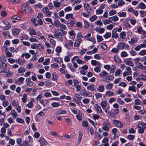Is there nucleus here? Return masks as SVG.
I'll use <instances>...</instances> for the list:
<instances>
[{"label":"nucleus","mask_w":146,"mask_h":146,"mask_svg":"<svg viewBox=\"0 0 146 146\" xmlns=\"http://www.w3.org/2000/svg\"><path fill=\"white\" fill-rule=\"evenodd\" d=\"M140 76L142 77V80H146V71L142 72L140 74Z\"/></svg>","instance_id":"b1692460"},{"label":"nucleus","mask_w":146,"mask_h":146,"mask_svg":"<svg viewBox=\"0 0 146 146\" xmlns=\"http://www.w3.org/2000/svg\"><path fill=\"white\" fill-rule=\"evenodd\" d=\"M99 75L101 77H102L108 75V73L105 71L103 70L100 73Z\"/></svg>","instance_id":"7c9ffc66"},{"label":"nucleus","mask_w":146,"mask_h":146,"mask_svg":"<svg viewBox=\"0 0 146 146\" xmlns=\"http://www.w3.org/2000/svg\"><path fill=\"white\" fill-rule=\"evenodd\" d=\"M53 75L52 78L53 80L56 81L57 80L58 76L56 72H54L52 74Z\"/></svg>","instance_id":"680f3d73"},{"label":"nucleus","mask_w":146,"mask_h":146,"mask_svg":"<svg viewBox=\"0 0 146 146\" xmlns=\"http://www.w3.org/2000/svg\"><path fill=\"white\" fill-rule=\"evenodd\" d=\"M15 109L18 113L21 112V106H19V104H17V106H16Z\"/></svg>","instance_id":"6e6d98bb"},{"label":"nucleus","mask_w":146,"mask_h":146,"mask_svg":"<svg viewBox=\"0 0 146 146\" xmlns=\"http://www.w3.org/2000/svg\"><path fill=\"white\" fill-rule=\"evenodd\" d=\"M96 31L100 33H104L105 31V29L104 28H101L100 27H98L95 29Z\"/></svg>","instance_id":"f3484780"},{"label":"nucleus","mask_w":146,"mask_h":146,"mask_svg":"<svg viewBox=\"0 0 146 146\" xmlns=\"http://www.w3.org/2000/svg\"><path fill=\"white\" fill-rule=\"evenodd\" d=\"M50 44L52 45V47H54L56 45V41L53 39H51L50 40Z\"/></svg>","instance_id":"3c124183"},{"label":"nucleus","mask_w":146,"mask_h":146,"mask_svg":"<svg viewBox=\"0 0 146 146\" xmlns=\"http://www.w3.org/2000/svg\"><path fill=\"white\" fill-rule=\"evenodd\" d=\"M111 36V33H106L104 36L105 38H107L110 37Z\"/></svg>","instance_id":"774afa93"},{"label":"nucleus","mask_w":146,"mask_h":146,"mask_svg":"<svg viewBox=\"0 0 146 146\" xmlns=\"http://www.w3.org/2000/svg\"><path fill=\"white\" fill-rule=\"evenodd\" d=\"M65 84L66 86H68L72 85L73 84V82L72 80H70L65 81Z\"/></svg>","instance_id":"49530a36"},{"label":"nucleus","mask_w":146,"mask_h":146,"mask_svg":"<svg viewBox=\"0 0 146 146\" xmlns=\"http://www.w3.org/2000/svg\"><path fill=\"white\" fill-rule=\"evenodd\" d=\"M72 18H74V17H73V14L72 13L67 14L65 16V18L67 19H69L70 18L72 19Z\"/></svg>","instance_id":"0e129e2a"},{"label":"nucleus","mask_w":146,"mask_h":146,"mask_svg":"<svg viewBox=\"0 0 146 146\" xmlns=\"http://www.w3.org/2000/svg\"><path fill=\"white\" fill-rule=\"evenodd\" d=\"M97 16L96 15H94L91 17L89 19L91 22H93L95 21L97 19Z\"/></svg>","instance_id":"a18cd8bd"},{"label":"nucleus","mask_w":146,"mask_h":146,"mask_svg":"<svg viewBox=\"0 0 146 146\" xmlns=\"http://www.w3.org/2000/svg\"><path fill=\"white\" fill-rule=\"evenodd\" d=\"M25 81L26 85L27 86L31 87L33 85V82L31 81V79L30 77L27 78Z\"/></svg>","instance_id":"9b49d317"},{"label":"nucleus","mask_w":146,"mask_h":146,"mask_svg":"<svg viewBox=\"0 0 146 146\" xmlns=\"http://www.w3.org/2000/svg\"><path fill=\"white\" fill-rule=\"evenodd\" d=\"M126 36V33L124 31H122L120 33L119 36L120 38L122 39H123L125 38Z\"/></svg>","instance_id":"79ce46f5"},{"label":"nucleus","mask_w":146,"mask_h":146,"mask_svg":"<svg viewBox=\"0 0 146 146\" xmlns=\"http://www.w3.org/2000/svg\"><path fill=\"white\" fill-rule=\"evenodd\" d=\"M68 33L70 36L69 37L70 39H73L75 38V33L73 30H72L70 31H69Z\"/></svg>","instance_id":"4be33fe9"},{"label":"nucleus","mask_w":146,"mask_h":146,"mask_svg":"<svg viewBox=\"0 0 146 146\" xmlns=\"http://www.w3.org/2000/svg\"><path fill=\"white\" fill-rule=\"evenodd\" d=\"M137 128L139 129L138 132L140 133H143L144 131V129L139 123L137 124Z\"/></svg>","instance_id":"6ab92c4d"},{"label":"nucleus","mask_w":146,"mask_h":146,"mask_svg":"<svg viewBox=\"0 0 146 146\" xmlns=\"http://www.w3.org/2000/svg\"><path fill=\"white\" fill-rule=\"evenodd\" d=\"M113 86V84L111 83L108 84L106 85V89L109 90H111L112 89Z\"/></svg>","instance_id":"2f4dec72"},{"label":"nucleus","mask_w":146,"mask_h":146,"mask_svg":"<svg viewBox=\"0 0 146 146\" xmlns=\"http://www.w3.org/2000/svg\"><path fill=\"white\" fill-rule=\"evenodd\" d=\"M67 32L58 29L54 30V36L57 38H61L64 35H65Z\"/></svg>","instance_id":"f257e3e1"},{"label":"nucleus","mask_w":146,"mask_h":146,"mask_svg":"<svg viewBox=\"0 0 146 146\" xmlns=\"http://www.w3.org/2000/svg\"><path fill=\"white\" fill-rule=\"evenodd\" d=\"M18 145L19 146H23V144H22V139L21 138L17 139L16 140Z\"/></svg>","instance_id":"603ef678"},{"label":"nucleus","mask_w":146,"mask_h":146,"mask_svg":"<svg viewBox=\"0 0 146 146\" xmlns=\"http://www.w3.org/2000/svg\"><path fill=\"white\" fill-rule=\"evenodd\" d=\"M134 103L135 105H141V104L142 102L139 99H136L135 100Z\"/></svg>","instance_id":"5fc2aeb1"},{"label":"nucleus","mask_w":146,"mask_h":146,"mask_svg":"<svg viewBox=\"0 0 146 146\" xmlns=\"http://www.w3.org/2000/svg\"><path fill=\"white\" fill-rule=\"evenodd\" d=\"M81 2L80 0H71V3H73V5L74 6L75 5V4H78Z\"/></svg>","instance_id":"8fccbe9b"},{"label":"nucleus","mask_w":146,"mask_h":146,"mask_svg":"<svg viewBox=\"0 0 146 146\" xmlns=\"http://www.w3.org/2000/svg\"><path fill=\"white\" fill-rule=\"evenodd\" d=\"M124 23V25L126 27L130 28L131 27V25L127 21H126Z\"/></svg>","instance_id":"338daca9"},{"label":"nucleus","mask_w":146,"mask_h":146,"mask_svg":"<svg viewBox=\"0 0 146 146\" xmlns=\"http://www.w3.org/2000/svg\"><path fill=\"white\" fill-rule=\"evenodd\" d=\"M51 106L53 108H56L60 106V104L57 102H52L51 103Z\"/></svg>","instance_id":"4d7b16f0"},{"label":"nucleus","mask_w":146,"mask_h":146,"mask_svg":"<svg viewBox=\"0 0 146 146\" xmlns=\"http://www.w3.org/2000/svg\"><path fill=\"white\" fill-rule=\"evenodd\" d=\"M117 48L119 50H122L125 48V49H129V47L127 44H125L123 42L119 43L117 46Z\"/></svg>","instance_id":"423d86ee"},{"label":"nucleus","mask_w":146,"mask_h":146,"mask_svg":"<svg viewBox=\"0 0 146 146\" xmlns=\"http://www.w3.org/2000/svg\"><path fill=\"white\" fill-rule=\"evenodd\" d=\"M137 67L143 70H146V66H144L140 62H137L136 63Z\"/></svg>","instance_id":"dca6fc26"},{"label":"nucleus","mask_w":146,"mask_h":146,"mask_svg":"<svg viewBox=\"0 0 146 146\" xmlns=\"http://www.w3.org/2000/svg\"><path fill=\"white\" fill-rule=\"evenodd\" d=\"M13 117L15 118L18 116V114L15 109H13L11 111L10 114Z\"/></svg>","instance_id":"aec40b11"},{"label":"nucleus","mask_w":146,"mask_h":146,"mask_svg":"<svg viewBox=\"0 0 146 146\" xmlns=\"http://www.w3.org/2000/svg\"><path fill=\"white\" fill-rule=\"evenodd\" d=\"M75 23L76 19L74 17L68 20L66 24L68 27H72L73 26Z\"/></svg>","instance_id":"0eeeda50"},{"label":"nucleus","mask_w":146,"mask_h":146,"mask_svg":"<svg viewBox=\"0 0 146 146\" xmlns=\"http://www.w3.org/2000/svg\"><path fill=\"white\" fill-rule=\"evenodd\" d=\"M88 90H90L91 92L96 91V90L95 88V86L94 84L88 86L87 87Z\"/></svg>","instance_id":"2eb2a0df"},{"label":"nucleus","mask_w":146,"mask_h":146,"mask_svg":"<svg viewBox=\"0 0 146 146\" xmlns=\"http://www.w3.org/2000/svg\"><path fill=\"white\" fill-rule=\"evenodd\" d=\"M135 137L134 135H129L127 136V138L129 140H133L134 139Z\"/></svg>","instance_id":"864d4df0"},{"label":"nucleus","mask_w":146,"mask_h":146,"mask_svg":"<svg viewBox=\"0 0 146 146\" xmlns=\"http://www.w3.org/2000/svg\"><path fill=\"white\" fill-rule=\"evenodd\" d=\"M98 91L100 92H103L104 90V86L103 85H100L97 88Z\"/></svg>","instance_id":"bb28decb"},{"label":"nucleus","mask_w":146,"mask_h":146,"mask_svg":"<svg viewBox=\"0 0 146 146\" xmlns=\"http://www.w3.org/2000/svg\"><path fill=\"white\" fill-rule=\"evenodd\" d=\"M124 62L127 65L132 67L134 66L133 62L131 58H127L124 59Z\"/></svg>","instance_id":"6e6552de"},{"label":"nucleus","mask_w":146,"mask_h":146,"mask_svg":"<svg viewBox=\"0 0 146 146\" xmlns=\"http://www.w3.org/2000/svg\"><path fill=\"white\" fill-rule=\"evenodd\" d=\"M37 49L40 51H42L44 49V46L41 44H38L37 45Z\"/></svg>","instance_id":"72a5a7b5"},{"label":"nucleus","mask_w":146,"mask_h":146,"mask_svg":"<svg viewBox=\"0 0 146 146\" xmlns=\"http://www.w3.org/2000/svg\"><path fill=\"white\" fill-rule=\"evenodd\" d=\"M94 107L98 113H101L102 112L101 107L98 104H95Z\"/></svg>","instance_id":"412c9836"},{"label":"nucleus","mask_w":146,"mask_h":146,"mask_svg":"<svg viewBox=\"0 0 146 146\" xmlns=\"http://www.w3.org/2000/svg\"><path fill=\"white\" fill-rule=\"evenodd\" d=\"M19 31L17 29H14L12 31V33L13 35H17L19 33Z\"/></svg>","instance_id":"a19ab883"},{"label":"nucleus","mask_w":146,"mask_h":146,"mask_svg":"<svg viewBox=\"0 0 146 146\" xmlns=\"http://www.w3.org/2000/svg\"><path fill=\"white\" fill-rule=\"evenodd\" d=\"M7 61L9 62L11 64H13L15 62L18 63L19 65H22L24 63L22 59L21 60L19 58L17 60H15L14 58H10L7 59Z\"/></svg>","instance_id":"7ed1b4c3"},{"label":"nucleus","mask_w":146,"mask_h":146,"mask_svg":"<svg viewBox=\"0 0 146 146\" xmlns=\"http://www.w3.org/2000/svg\"><path fill=\"white\" fill-rule=\"evenodd\" d=\"M56 51L57 53L56 54V55L59 56V53H60L62 51V47L60 46H57L56 48Z\"/></svg>","instance_id":"473e14b6"},{"label":"nucleus","mask_w":146,"mask_h":146,"mask_svg":"<svg viewBox=\"0 0 146 146\" xmlns=\"http://www.w3.org/2000/svg\"><path fill=\"white\" fill-rule=\"evenodd\" d=\"M76 62L79 64H84L86 63V62L82 61L80 59H77L76 60Z\"/></svg>","instance_id":"e2e57ef3"},{"label":"nucleus","mask_w":146,"mask_h":146,"mask_svg":"<svg viewBox=\"0 0 146 146\" xmlns=\"http://www.w3.org/2000/svg\"><path fill=\"white\" fill-rule=\"evenodd\" d=\"M109 139L107 137H105L104 139L102 140V142L104 143V146H109V144L108 143Z\"/></svg>","instance_id":"5701e85b"},{"label":"nucleus","mask_w":146,"mask_h":146,"mask_svg":"<svg viewBox=\"0 0 146 146\" xmlns=\"http://www.w3.org/2000/svg\"><path fill=\"white\" fill-rule=\"evenodd\" d=\"M80 94L84 97H91L92 96L91 93H87L85 90L82 89L80 92Z\"/></svg>","instance_id":"1a4fd4ad"},{"label":"nucleus","mask_w":146,"mask_h":146,"mask_svg":"<svg viewBox=\"0 0 146 146\" xmlns=\"http://www.w3.org/2000/svg\"><path fill=\"white\" fill-rule=\"evenodd\" d=\"M39 142L42 145H46L47 144V142L43 138H40L39 140Z\"/></svg>","instance_id":"cd10ccee"},{"label":"nucleus","mask_w":146,"mask_h":146,"mask_svg":"<svg viewBox=\"0 0 146 146\" xmlns=\"http://www.w3.org/2000/svg\"><path fill=\"white\" fill-rule=\"evenodd\" d=\"M114 93L111 91H106V95L108 96H113L114 95Z\"/></svg>","instance_id":"37998d69"},{"label":"nucleus","mask_w":146,"mask_h":146,"mask_svg":"<svg viewBox=\"0 0 146 146\" xmlns=\"http://www.w3.org/2000/svg\"><path fill=\"white\" fill-rule=\"evenodd\" d=\"M66 111L63 110H60L57 112V114L58 115L64 114L66 113Z\"/></svg>","instance_id":"de8ad7c7"},{"label":"nucleus","mask_w":146,"mask_h":146,"mask_svg":"<svg viewBox=\"0 0 146 146\" xmlns=\"http://www.w3.org/2000/svg\"><path fill=\"white\" fill-rule=\"evenodd\" d=\"M72 56L71 54H68L67 56H65L64 58V61L66 62H68L70 61V57Z\"/></svg>","instance_id":"ea45409f"},{"label":"nucleus","mask_w":146,"mask_h":146,"mask_svg":"<svg viewBox=\"0 0 146 146\" xmlns=\"http://www.w3.org/2000/svg\"><path fill=\"white\" fill-rule=\"evenodd\" d=\"M21 9L22 10L28 14H30L32 11L31 7L28 5L26 3H23L21 5Z\"/></svg>","instance_id":"f03ea898"},{"label":"nucleus","mask_w":146,"mask_h":146,"mask_svg":"<svg viewBox=\"0 0 146 146\" xmlns=\"http://www.w3.org/2000/svg\"><path fill=\"white\" fill-rule=\"evenodd\" d=\"M25 78L23 77H21L18 78L17 81H16L15 83L18 85L23 84Z\"/></svg>","instance_id":"a211bd4d"},{"label":"nucleus","mask_w":146,"mask_h":146,"mask_svg":"<svg viewBox=\"0 0 146 146\" xmlns=\"http://www.w3.org/2000/svg\"><path fill=\"white\" fill-rule=\"evenodd\" d=\"M82 42L81 38L80 37L77 38L74 44V46L75 47H78Z\"/></svg>","instance_id":"f8f14e48"},{"label":"nucleus","mask_w":146,"mask_h":146,"mask_svg":"<svg viewBox=\"0 0 146 146\" xmlns=\"http://www.w3.org/2000/svg\"><path fill=\"white\" fill-rule=\"evenodd\" d=\"M54 61L58 63H61L62 62V58L60 57H55L54 58Z\"/></svg>","instance_id":"c9c22d12"},{"label":"nucleus","mask_w":146,"mask_h":146,"mask_svg":"<svg viewBox=\"0 0 146 146\" xmlns=\"http://www.w3.org/2000/svg\"><path fill=\"white\" fill-rule=\"evenodd\" d=\"M39 102L44 107L48 105L49 102L48 100L42 99L40 100Z\"/></svg>","instance_id":"4468645a"},{"label":"nucleus","mask_w":146,"mask_h":146,"mask_svg":"<svg viewBox=\"0 0 146 146\" xmlns=\"http://www.w3.org/2000/svg\"><path fill=\"white\" fill-rule=\"evenodd\" d=\"M114 125L117 127L121 128L123 126V124L119 120H113V121Z\"/></svg>","instance_id":"9d476101"},{"label":"nucleus","mask_w":146,"mask_h":146,"mask_svg":"<svg viewBox=\"0 0 146 146\" xmlns=\"http://www.w3.org/2000/svg\"><path fill=\"white\" fill-rule=\"evenodd\" d=\"M82 131H80L79 132V136L78 138V143L79 144L82 139Z\"/></svg>","instance_id":"58836bf2"},{"label":"nucleus","mask_w":146,"mask_h":146,"mask_svg":"<svg viewBox=\"0 0 146 146\" xmlns=\"http://www.w3.org/2000/svg\"><path fill=\"white\" fill-rule=\"evenodd\" d=\"M26 71V69L23 67H21L19 68L18 70V73H22Z\"/></svg>","instance_id":"09e8293b"},{"label":"nucleus","mask_w":146,"mask_h":146,"mask_svg":"<svg viewBox=\"0 0 146 146\" xmlns=\"http://www.w3.org/2000/svg\"><path fill=\"white\" fill-rule=\"evenodd\" d=\"M137 32L140 34L143 33L144 34H145L146 33V31L143 30L141 26H140L137 28Z\"/></svg>","instance_id":"c85d7f7f"},{"label":"nucleus","mask_w":146,"mask_h":146,"mask_svg":"<svg viewBox=\"0 0 146 146\" xmlns=\"http://www.w3.org/2000/svg\"><path fill=\"white\" fill-rule=\"evenodd\" d=\"M61 23L58 21H56L54 23V25L56 27L58 28L60 27Z\"/></svg>","instance_id":"69168bd1"},{"label":"nucleus","mask_w":146,"mask_h":146,"mask_svg":"<svg viewBox=\"0 0 146 146\" xmlns=\"http://www.w3.org/2000/svg\"><path fill=\"white\" fill-rule=\"evenodd\" d=\"M119 110L118 109H114L113 111L108 112V113L110 115V116L113 118H115L119 113Z\"/></svg>","instance_id":"39448f33"},{"label":"nucleus","mask_w":146,"mask_h":146,"mask_svg":"<svg viewBox=\"0 0 146 146\" xmlns=\"http://www.w3.org/2000/svg\"><path fill=\"white\" fill-rule=\"evenodd\" d=\"M29 39V36L28 35L25 34H21L20 36V39L21 40H27Z\"/></svg>","instance_id":"a878e982"},{"label":"nucleus","mask_w":146,"mask_h":146,"mask_svg":"<svg viewBox=\"0 0 146 146\" xmlns=\"http://www.w3.org/2000/svg\"><path fill=\"white\" fill-rule=\"evenodd\" d=\"M60 29L64 31L67 29L66 26L65 25H64L62 23H61L60 26Z\"/></svg>","instance_id":"bf43d9fd"},{"label":"nucleus","mask_w":146,"mask_h":146,"mask_svg":"<svg viewBox=\"0 0 146 146\" xmlns=\"http://www.w3.org/2000/svg\"><path fill=\"white\" fill-rule=\"evenodd\" d=\"M118 15L120 17H125L126 16V13L121 11L118 13Z\"/></svg>","instance_id":"f704fd0d"},{"label":"nucleus","mask_w":146,"mask_h":146,"mask_svg":"<svg viewBox=\"0 0 146 146\" xmlns=\"http://www.w3.org/2000/svg\"><path fill=\"white\" fill-rule=\"evenodd\" d=\"M117 101L121 105H123L124 104V102L120 98H118L117 99Z\"/></svg>","instance_id":"052dcab7"},{"label":"nucleus","mask_w":146,"mask_h":146,"mask_svg":"<svg viewBox=\"0 0 146 146\" xmlns=\"http://www.w3.org/2000/svg\"><path fill=\"white\" fill-rule=\"evenodd\" d=\"M29 40L31 42H38V39L33 37L29 38Z\"/></svg>","instance_id":"c03bdc74"},{"label":"nucleus","mask_w":146,"mask_h":146,"mask_svg":"<svg viewBox=\"0 0 146 146\" xmlns=\"http://www.w3.org/2000/svg\"><path fill=\"white\" fill-rule=\"evenodd\" d=\"M121 56L122 58H124L128 56V54L125 51H122L121 54Z\"/></svg>","instance_id":"13d9d810"},{"label":"nucleus","mask_w":146,"mask_h":146,"mask_svg":"<svg viewBox=\"0 0 146 146\" xmlns=\"http://www.w3.org/2000/svg\"><path fill=\"white\" fill-rule=\"evenodd\" d=\"M137 88L136 86H129L128 90L129 91H131L133 92H136Z\"/></svg>","instance_id":"4c0bfd02"},{"label":"nucleus","mask_w":146,"mask_h":146,"mask_svg":"<svg viewBox=\"0 0 146 146\" xmlns=\"http://www.w3.org/2000/svg\"><path fill=\"white\" fill-rule=\"evenodd\" d=\"M28 100L27 96L26 94H24L23 96L22 100L24 103H25Z\"/></svg>","instance_id":"c756f323"},{"label":"nucleus","mask_w":146,"mask_h":146,"mask_svg":"<svg viewBox=\"0 0 146 146\" xmlns=\"http://www.w3.org/2000/svg\"><path fill=\"white\" fill-rule=\"evenodd\" d=\"M114 59L115 61L117 62L120 63L121 62V60L117 56H114Z\"/></svg>","instance_id":"e433bc0d"},{"label":"nucleus","mask_w":146,"mask_h":146,"mask_svg":"<svg viewBox=\"0 0 146 146\" xmlns=\"http://www.w3.org/2000/svg\"><path fill=\"white\" fill-rule=\"evenodd\" d=\"M137 7L142 9H145L146 6L143 3L141 2L137 5Z\"/></svg>","instance_id":"393cba45"},{"label":"nucleus","mask_w":146,"mask_h":146,"mask_svg":"<svg viewBox=\"0 0 146 146\" xmlns=\"http://www.w3.org/2000/svg\"><path fill=\"white\" fill-rule=\"evenodd\" d=\"M117 31V28L114 29L112 31V38H117L118 37V34L116 33Z\"/></svg>","instance_id":"ddd939ff"},{"label":"nucleus","mask_w":146,"mask_h":146,"mask_svg":"<svg viewBox=\"0 0 146 146\" xmlns=\"http://www.w3.org/2000/svg\"><path fill=\"white\" fill-rule=\"evenodd\" d=\"M103 125L102 129L107 131H109L111 127V124L109 122H104L103 124Z\"/></svg>","instance_id":"20e7f679"}]
</instances>
